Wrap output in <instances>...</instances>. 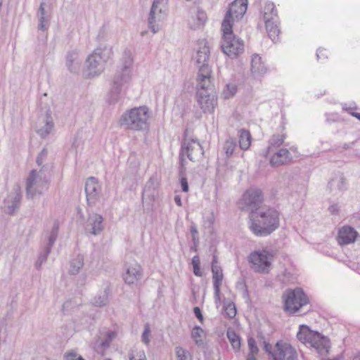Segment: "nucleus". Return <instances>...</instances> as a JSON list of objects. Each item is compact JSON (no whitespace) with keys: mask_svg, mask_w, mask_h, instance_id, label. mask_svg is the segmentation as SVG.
<instances>
[{"mask_svg":"<svg viewBox=\"0 0 360 360\" xmlns=\"http://www.w3.org/2000/svg\"><path fill=\"white\" fill-rule=\"evenodd\" d=\"M249 229L258 237H265L276 231L280 224L279 212L271 207L252 210L249 214Z\"/></svg>","mask_w":360,"mask_h":360,"instance_id":"f257e3e1","label":"nucleus"},{"mask_svg":"<svg viewBox=\"0 0 360 360\" xmlns=\"http://www.w3.org/2000/svg\"><path fill=\"white\" fill-rule=\"evenodd\" d=\"M149 117L148 108H134L123 113L120 119V124L127 129L143 131L148 127Z\"/></svg>","mask_w":360,"mask_h":360,"instance_id":"f03ea898","label":"nucleus"},{"mask_svg":"<svg viewBox=\"0 0 360 360\" xmlns=\"http://www.w3.org/2000/svg\"><path fill=\"white\" fill-rule=\"evenodd\" d=\"M196 100L205 113H212L217 105V97L211 79H197Z\"/></svg>","mask_w":360,"mask_h":360,"instance_id":"7ed1b4c3","label":"nucleus"},{"mask_svg":"<svg viewBox=\"0 0 360 360\" xmlns=\"http://www.w3.org/2000/svg\"><path fill=\"white\" fill-rule=\"evenodd\" d=\"M111 46H100L86 60L89 74L93 77L100 75L105 69V64L112 56Z\"/></svg>","mask_w":360,"mask_h":360,"instance_id":"20e7f679","label":"nucleus"},{"mask_svg":"<svg viewBox=\"0 0 360 360\" xmlns=\"http://www.w3.org/2000/svg\"><path fill=\"white\" fill-rule=\"evenodd\" d=\"M49 179L43 169L30 172L26 181V196L32 199L42 195L49 188Z\"/></svg>","mask_w":360,"mask_h":360,"instance_id":"39448f33","label":"nucleus"},{"mask_svg":"<svg viewBox=\"0 0 360 360\" xmlns=\"http://www.w3.org/2000/svg\"><path fill=\"white\" fill-rule=\"evenodd\" d=\"M223 37L221 41L222 51L230 58H236L244 51L243 41L233 34L232 28L225 30L221 27Z\"/></svg>","mask_w":360,"mask_h":360,"instance_id":"423d86ee","label":"nucleus"},{"mask_svg":"<svg viewBox=\"0 0 360 360\" xmlns=\"http://www.w3.org/2000/svg\"><path fill=\"white\" fill-rule=\"evenodd\" d=\"M283 298L284 300V309L290 314L298 311L303 306L309 302V300L301 288L286 290Z\"/></svg>","mask_w":360,"mask_h":360,"instance_id":"0eeeda50","label":"nucleus"},{"mask_svg":"<svg viewBox=\"0 0 360 360\" xmlns=\"http://www.w3.org/2000/svg\"><path fill=\"white\" fill-rule=\"evenodd\" d=\"M131 79V72L117 69L112 77L111 88L108 94V101L110 104H115L119 101L122 89L129 84Z\"/></svg>","mask_w":360,"mask_h":360,"instance_id":"6e6552de","label":"nucleus"},{"mask_svg":"<svg viewBox=\"0 0 360 360\" xmlns=\"http://www.w3.org/2000/svg\"><path fill=\"white\" fill-rule=\"evenodd\" d=\"M248 5V0H235L232 2L222 21V27L226 30L233 28V23L243 18L247 11Z\"/></svg>","mask_w":360,"mask_h":360,"instance_id":"1a4fd4ad","label":"nucleus"},{"mask_svg":"<svg viewBox=\"0 0 360 360\" xmlns=\"http://www.w3.org/2000/svg\"><path fill=\"white\" fill-rule=\"evenodd\" d=\"M167 14L166 0H154L148 19V27L155 34L161 29Z\"/></svg>","mask_w":360,"mask_h":360,"instance_id":"9d476101","label":"nucleus"},{"mask_svg":"<svg viewBox=\"0 0 360 360\" xmlns=\"http://www.w3.org/2000/svg\"><path fill=\"white\" fill-rule=\"evenodd\" d=\"M273 258L274 255L271 252L262 250L252 252L248 257V260L255 271L266 274L271 269Z\"/></svg>","mask_w":360,"mask_h":360,"instance_id":"9b49d317","label":"nucleus"},{"mask_svg":"<svg viewBox=\"0 0 360 360\" xmlns=\"http://www.w3.org/2000/svg\"><path fill=\"white\" fill-rule=\"evenodd\" d=\"M204 154L202 146L197 139H184L179 155L180 160L183 165L184 156H186L191 161L199 160Z\"/></svg>","mask_w":360,"mask_h":360,"instance_id":"f8f14e48","label":"nucleus"},{"mask_svg":"<svg viewBox=\"0 0 360 360\" xmlns=\"http://www.w3.org/2000/svg\"><path fill=\"white\" fill-rule=\"evenodd\" d=\"M210 56V49L204 44L202 46L200 47L196 53L195 57L196 63L198 64V79H211L210 73L211 70L207 64Z\"/></svg>","mask_w":360,"mask_h":360,"instance_id":"ddd939ff","label":"nucleus"},{"mask_svg":"<svg viewBox=\"0 0 360 360\" xmlns=\"http://www.w3.org/2000/svg\"><path fill=\"white\" fill-rule=\"evenodd\" d=\"M273 360H298V354L290 344L280 340L274 346Z\"/></svg>","mask_w":360,"mask_h":360,"instance_id":"4468645a","label":"nucleus"},{"mask_svg":"<svg viewBox=\"0 0 360 360\" xmlns=\"http://www.w3.org/2000/svg\"><path fill=\"white\" fill-rule=\"evenodd\" d=\"M264 200L263 193L260 189L251 188L248 190L243 195V201L247 209L252 210H260V205Z\"/></svg>","mask_w":360,"mask_h":360,"instance_id":"2eb2a0df","label":"nucleus"},{"mask_svg":"<svg viewBox=\"0 0 360 360\" xmlns=\"http://www.w3.org/2000/svg\"><path fill=\"white\" fill-rule=\"evenodd\" d=\"M21 198L20 188L16 185L4 200V211L9 214H14L20 207Z\"/></svg>","mask_w":360,"mask_h":360,"instance_id":"dca6fc26","label":"nucleus"},{"mask_svg":"<svg viewBox=\"0 0 360 360\" xmlns=\"http://www.w3.org/2000/svg\"><path fill=\"white\" fill-rule=\"evenodd\" d=\"M101 186L98 180L94 177L87 179L85 184V193L89 205L95 204L99 198Z\"/></svg>","mask_w":360,"mask_h":360,"instance_id":"f3484780","label":"nucleus"},{"mask_svg":"<svg viewBox=\"0 0 360 360\" xmlns=\"http://www.w3.org/2000/svg\"><path fill=\"white\" fill-rule=\"evenodd\" d=\"M37 16L39 21L38 29L41 31L47 30L51 19L50 6L47 0L41 2Z\"/></svg>","mask_w":360,"mask_h":360,"instance_id":"a211bd4d","label":"nucleus"},{"mask_svg":"<svg viewBox=\"0 0 360 360\" xmlns=\"http://www.w3.org/2000/svg\"><path fill=\"white\" fill-rule=\"evenodd\" d=\"M103 218L101 215L94 213L89 216L85 226L86 233L97 236L103 231Z\"/></svg>","mask_w":360,"mask_h":360,"instance_id":"6ab92c4d","label":"nucleus"},{"mask_svg":"<svg viewBox=\"0 0 360 360\" xmlns=\"http://www.w3.org/2000/svg\"><path fill=\"white\" fill-rule=\"evenodd\" d=\"M357 236L358 232L353 227L343 226L339 229L337 241L340 245H346L353 243Z\"/></svg>","mask_w":360,"mask_h":360,"instance_id":"aec40b11","label":"nucleus"},{"mask_svg":"<svg viewBox=\"0 0 360 360\" xmlns=\"http://www.w3.org/2000/svg\"><path fill=\"white\" fill-rule=\"evenodd\" d=\"M346 188V179L342 174H335L328 184V189L333 195H340Z\"/></svg>","mask_w":360,"mask_h":360,"instance_id":"412c9836","label":"nucleus"},{"mask_svg":"<svg viewBox=\"0 0 360 360\" xmlns=\"http://www.w3.org/2000/svg\"><path fill=\"white\" fill-rule=\"evenodd\" d=\"M213 287L216 303L220 302V287L224 279L222 269L219 265L212 266Z\"/></svg>","mask_w":360,"mask_h":360,"instance_id":"4be33fe9","label":"nucleus"},{"mask_svg":"<svg viewBox=\"0 0 360 360\" xmlns=\"http://www.w3.org/2000/svg\"><path fill=\"white\" fill-rule=\"evenodd\" d=\"M141 267L138 263H134L127 266L126 273L123 276L124 282L129 285L136 283L141 278Z\"/></svg>","mask_w":360,"mask_h":360,"instance_id":"5701e85b","label":"nucleus"},{"mask_svg":"<svg viewBox=\"0 0 360 360\" xmlns=\"http://www.w3.org/2000/svg\"><path fill=\"white\" fill-rule=\"evenodd\" d=\"M207 20L206 13L202 9L198 8L196 12L188 20L189 27L192 30L200 29L205 25Z\"/></svg>","mask_w":360,"mask_h":360,"instance_id":"b1692460","label":"nucleus"},{"mask_svg":"<svg viewBox=\"0 0 360 360\" xmlns=\"http://www.w3.org/2000/svg\"><path fill=\"white\" fill-rule=\"evenodd\" d=\"M310 345L321 356H326L330 347L329 340L319 333V338L311 340Z\"/></svg>","mask_w":360,"mask_h":360,"instance_id":"393cba45","label":"nucleus"},{"mask_svg":"<svg viewBox=\"0 0 360 360\" xmlns=\"http://www.w3.org/2000/svg\"><path fill=\"white\" fill-rule=\"evenodd\" d=\"M65 65L68 70L72 73H77L79 71L82 60L79 59L77 51L74 50L68 53Z\"/></svg>","mask_w":360,"mask_h":360,"instance_id":"a878e982","label":"nucleus"},{"mask_svg":"<svg viewBox=\"0 0 360 360\" xmlns=\"http://www.w3.org/2000/svg\"><path fill=\"white\" fill-rule=\"evenodd\" d=\"M291 160L289 150L286 148H281L271 157L270 163L274 166L284 165Z\"/></svg>","mask_w":360,"mask_h":360,"instance_id":"bb28decb","label":"nucleus"},{"mask_svg":"<svg viewBox=\"0 0 360 360\" xmlns=\"http://www.w3.org/2000/svg\"><path fill=\"white\" fill-rule=\"evenodd\" d=\"M297 338L302 342L310 345L311 340L319 338V333L311 330L308 326L302 325L300 328Z\"/></svg>","mask_w":360,"mask_h":360,"instance_id":"cd10ccee","label":"nucleus"},{"mask_svg":"<svg viewBox=\"0 0 360 360\" xmlns=\"http://www.w3.org/2000/svg\"><path fill=\"white\" fill-rule=\"evenodd\" d=\"M116 333L112 331H108L103 338L99 337L95 342L94 347L98 352L103 353V351L110 347L111 342L115 338Z\"/></svg>","mask_w":360,"mask_h":360,"instance_id":"c85d7f7f","label":"nucleus"},{"mask_svg":"<svg viewBox=\"0 0 360 360\" xmlns=\"http://www.w3.org/2000/svg\"><path fill=\"white\" fill-rule=\"evenodd\" d=\"M133 63L134 59L131 51L125 49L122 53L120 60V65L117 69L131 73Z\"/></svg>","mask_w":360,"mask_h":360,"instance_id":"c756f323","label":"nucleus"},{"mask_svg":"<svg viewBox=\"0 0 360 360\" xmlns=\"http://www.w3.org/2000/svg\"><path fill=\"white\" fill-rule=\"evenodd\" d=\"M266 30L269 37L274 41L278 40L280 29L278 27V20H273L265 22Z\"/></svg>","mask_w":360,"mask_h":360,"instance_id":"7c9ffc66","label":"nucleus"},{"mask_svg":"<svg viewBox=\"0 0 360 360\" xmlns=\"http://www.w3.org/2000/svg\"><path fill=\"white\" fill-rule=\"evenodd\" d=\"M251 71L254 74H264L266 71V68L258 54H255L252 57Z\"/></svg>","mask_w":360,"mask_h":360,"instance_id":"2f4dec72","label":"nucleus"},{"mask_svg":"<svg viewBox=\"0 0 360 360\" xmlns=\"http://www.w3.org/2000/svg\"><path fill=\"white\" fill-rule=\"evenodd\" d=\"M239 146L241 150H247L251 145L252 136L248 130L241 129L238 131Z\"/></svg>","mask_w":360,"mask_h":360,"instance_id":"473e14b6","label":"nucleus"},{"mask_svg":"<svg viewBox=\"0 0 360 360\" xmlns=\"http://www.w3.org/2000/svg\"><path fill=\"white\" fill-rule=\"evenodd\" d=\"M263 17L264 22L278 19L277 11L273 2H268L265 4Z\"/></svg>","mask_w":360,"mask_h":360,"instance_id":"72a5a7b5","label":"nucleus"},{"mask_svg":"<svg viewBox=\"0 0 360 360\" xmlns=\"http://www.w3.org/2000/svg\"><path fill=\"white\" fill-rule=\"evenodd\" d=\"M285 138V134H274L271 136L269 140L268 153H270L273 151L274 148L280 147L284 143Z\"/></svg>","mask_w":360,"mask_h":360,"instance_id":"f704fd0d","label":"nucleus"},{"mask_svg":"<svg viewBox=\"0 0 360 360\" xmlns=\"http://www.w3.org/2000/svg\"><path fill=\"white\" fill-rule=\"evenodd\" d=\"M54 127V124L52 118L49 115H46L45 123L43 127L37 129V133L42 138L46 137Z\"/></svg>","mask_w":360,"mask_h":360,"instance_id":"c9c22d12","label":"nucleus"},{"mask_svg":"<svg viewBox=\"0 0 360 360\" xmlns=\"http://www.w3.org/2000/svg\"><path fill=\"white\" fill-rule=\"evenodd\" d=\"M84 266V258L82 255H77L70 262L69 272L72 275L77 274Z\"/></svg>","mask_w":360,"mask_h":360,"instance_id":"e433bc0d","label":"nucleus"},{"mask_svg":"<svg viewBox=\"0 0 360 360\" xmlns=\"http://www.w3.org/2000/svg\"><path fill=\"white\" fill-rule=\"evenodd\" d=\"M58 233V224L55 222L51 231L46 233V237L48 238V243L45 248H49L51 250L53 245H54Z\"/></svg>","mask_w":360,"mask_h":360,"instance_id":"4c0bfd02","label":"nucleus"},{"mask_svg":"<svg viewBox=\"0 0 360 360\" xmlns=\"http://www.w3.org/2000/svg\"><path fill=\"white\" fill-rule=\"evenodd\" d=\"M110 293L109 288H105L103 292L98 294L94 300V304L98 307H103L108 304Z\"/></svg>","mask_w":360,"mask_h":360,"instance_id":"58836bf2","label":"nucleus"},{"mask_svg":"<svg viewBox=\"0 0 360 360\" xmlns=\"http://www.w3.org/2000/svg\"><path fill=\"white\" fill-rule=\"evenodd\" d=\"M204 330L200 326H195L191 332V337L198 347H203L202 337Z\"/></svg>","mask_w":360,"mask_h":360,"instance_id":"ea45409f","label":"nucleus"},{"mask_svg":"<svg viewBox=\"0 0 360 360\" xmlns=\"http://www.w3.org/2000/svg\"><path fill=\"white\" fill-rule=\"evenodd\" d=\"M226 335L233 349L239 351L240 348V337L233 330L230 329L227 330Z\"/></svg>","mask_w":360,"mask_h":360,"instance_id":"a19ab883","label":"nucleus"},{"mask_svg":"<svg viewBox=\"0 0 360 360\" xmlns=\"http://www.w3.org/2000/svg\"><path fill=\"white\" fill-rule=\"evenodd\" d=\"M236 148V143L233 138H229L224 142L223 150L227 158H229L233 154Z\"/></svg>","mask_w":360,"mask_h":360,"instance_id":"79ce46f5","label":"nucleus"},{"mask_svg":"<svg viewBox=\"0 0 360 360\" xmlns=\"http://www.w3.org/2000/svg\"><path fill=\"white\" fill-rule=\"evenodd\" d=\"M342 111L347 112L350 115L360 120V113L356 112L358 109L357 105L356 104L344 103L342 104Z\"/></svg>","mask_w":360,"mask_h":360,"instance_id":"37998d69","label":"nucleus"},{"mask_svg":"<svg viewBox=\"0 0 360 360\" xmlns=\"http://www.w3.org/2000/svg\"><path fill=\"white\" fill-rule=\"evenodd\" d=\"M176 360H191L190 352L181 347H176L175 349Z\"/></svg>","mask_w":360,"mask_h":360,"instance_id":"c03bdc74","label":"nucleus"},{"mask_svg":"<svg viewBox=\"0 0 360 360\" xmlns=\"http://www.w3.org/2000/svg\"><path fill=\"white\" fill-rule=\"evenodd\" d=\"M237 91V86L233 84H226V88L224 89L222 95L225 99H228L233 96Z\"/></svg>","mask_w":360,"mask_h":360,"instance_id":"a18cd8bd","label":"nucleus"},{"mask_svg":"<svg viewBox=\"0 0 360 360\" xmlns=\"http://www.w3.org/2000/svg\"><path fill=\"white\" fill-rule=\"evenodd\" d=\"M51 250L49 248H45L43 252H41L35 263V266L37 269H40L42 264L45 262L48 258L49 255L50 254Z\"/></svg>","mask_w":360,"mask_h":360,"instance_id":"49530a36","label":"nucleus"},{"mask_svg":"<svg viewBox=\"0 0 360 360\" xmlns=\"http://www.w3.org/2000/svg\"><path fill=\"white\" fill-rule=\"evenodd\" d=\"M248 345L249 348V354L252 355H257L259 352V349L257 346L255 340L252 337L248 338Z\"/></svg>","mask_w":360,"mask_h":360,"instance_id":"de8ad7c7","label":"nucleus"},{"mask_svg":"<svg viewBox=\"0 0 360 360\" xmlns=\"http://www.w3.org/2000/svg\"><path fill=\"white\" fill-rule=\"evenodd\" d=\"M192 264L193 267V274L197 276H201L202 272L200 271V262L198 256H194L192 259Z\"/></svg>","mask_w":360,"mask_h":360,"instance_id":"09e8293b","label":"nucleus"},{"mask_svg":"<svg viewBox=\"0 0 360 360\" xmlns=\"http://www.w3.org/2000/svg\"><path fill=\"white\" fill-rule=\"evenodd\" d=\"M63 360H85L83 357L72 350L67 352L63 356Z\"/></svg>","mask_w":360,"mask_h":360,"instance_id":"8fccbe9b","label":"nucleus"},{"mask_svg":"<svg viewBox=\"0 0 360 360\" xmlns=\"http://www.w3.org/2000/svg\"><path fill=\"white\" fill-rule=\"evenodd\" d=\"M150 328L148 323L145 324L144 326V330L141 336V340L143 343L146 345H148L150 342Z\"/></svg>","mask_w":360,"mask_h":360,"instance_id":"3c124183","label":"nucleus"},{"mask_svg":"<svg viewBox=\"0 0 360 360\" xmlns=\"http://www.w3.org/2000/svg\"><path fill=\"white\" fill-rule=\"evenodd\" d=\"M153 181L151 180H149L145 185V187L143 188V193H142V195L143 197L144 196H148V197H150V196H153L154 193H153V191H152V186H153ZM153 190H154L153 188Z\"/></svg>","mask_w":360,"mask_h":360,"instance_id":"603ef678","label":"nucleus"},{"mask_svg":"<svg viewBox=\"0 0 360 360\" xmlns=\"http://www.w3.org/2000/svg\"><path fill=\"white\" fill-rule=\"evenodd\" d=\"M225 313L227 315V316L230 319L235 317V316L236 315V309L235 305L233 304H229L225 307Z\"/></svg>","mask_w":360,"mask_h":360,"instance_id":"864d4df0","label":"nucleus"},{"mask_svg":"<svg viewBox=\"0 0 360 360\" xmlns=\"http://www.w3.org/2000/svg\"><path fill=\"white\" fill-rule=\"evenodd\" d=\"M129 359L130 360H146V356L144 351L141 350V351L136 352V354H130Z\"/></svg>","mask_w":360,"mask_h":360,"instance_id":"5fc2aeb1","label":"nucleus"},{"mask_svg":"<svg viewBox=\"0 0 360 360\" xmlns=\"http://www.w3.org/2000/svg\"><path fill=\"white\" fill-rule=\"evenodd\" d=\"M47 154H48L47 150L45 148H44L41 151V153L39 154V155L37 158V160H36L37 164L39 166H41L43 164L44 160L46 158Z\"/></svg>","mask_w":360,"mask_h":360,"instance_id":"6e6d98bb","label":"nucleus"},{"mask_svg":"<svg viewBox=\"0 0 360 360\" xmlns=\"http://www.w3.org/2000/svg\"><path fill=\"white\" fill-rule=\"evenodd\" d=\"M190 231H191V233L192 235L193 241L194 244L195 245L197 243V242L198 241V231L195 225H192L191 226Z\"/></svg>","mask_w":360,"mask_h":360,"instance_id":"4d7b16f0","label":"nucleus"},{"mask_svg":"<svg viewBox=\"0 0 360 360\" xmlns=\"http://www.w3.org/2000/svg\"><path fill=\"white\" fill-rule=\"evenodd\" d=\"M264 350L273 359V354L274 353V349H272V346L271 344L264 342Z\"/></svg>","mask_w":360,"mask_h":360,"instance_id":"13d9d810","label":"nucleus"},{"mask_svg":"<svg viewBox=\"0 0 360 360\" xmlns=\"http://www.w3.org/2000/svg\"><path fill=\"white\" fill-rule=\"evenodd\" d=\"M180 183L181 186V190L183 192L188 191V184L186 177L181 176L180 179Z\"/></svg>","mask_w":360,"mask_h":360,"instance_id":"bf43d9fd","label":"nucleus"},{"mask_svg":"<svg viewBox=\"0 0 360 360\" xmlns=\"http://www.w3.org/2000/svg\"><path fill=\"white\" fill-rule=\"evenodd\" d=\"M193 312L196 316V318L200 321L202 322L203 316L201 312V310L199 307H196L193 309Z\"/></svg>","mask_w":360,"mask_h":360,"instance_id":"052dcab7","label":"nucleus"},{"mask_svg":"<svg viewBox=\"0 0 360 360\" xmlns=\"http://www.w3.org/2000/svg\"><path fill=\"white\" fill-rule=\"evenodd\" d=\"M349 267L356 271H358L359 269V264L354 262H350Z\"/></svg>","mask_w":360,"mask_h":360,"instance_id":"680f3d73","label":"nucleus"},{"mask_svg":"<svg viewBox=\"0 0 360 360\" xmlns=\"http://www.w3.org/2000/svg\"><path fill=\"white\" fill-rule=\"evenodd\" d=\"M174 202L175 203L178 205V206H181L182 204H181V197L179 195H176L174 197Z\"/></svg>","mask_w":360,"mask_h":360,"instance_id":"e2e57ef3","label":"nucleus"},{"mask_svg":"<svg viewBox=\"0 0 360 360\" xmlns=\"http://www.w3.org/2000/svg\"><path fill=\"white\" fill-rule=\"evenodd\" d=\"M324 51H325V50L324 49H319L317 50L316 57H317L318 59H319L321 58V56H325V54L323 53Z\"/></svg>","mask_w":360,"mask_h":360,"instance_id":"0e129e2a","label":"nucleus"},{"mask_svg":"<svg viewBox=\"0 0 360 360\" xmlns=\"http://www.w3.org/2000/svg\"><path fill=\"white\" fill-rule=\"evenodd\" d=\"M354 142H352L350 143H345L343 146V149L344 150H347L348 148H350L352 147V146L354 145Z\"/></svg>","mask_w":360,"mask_h":360,"instance_id":"69168bd1","label":"nucleus"},{"mask_svg":"<svg viewBox=\"0 0 360 360\" xmlns=\"http://www.w3.org/2000/svg\"><path fill=\"white\" fill-rule=\"evenodd\" d=\"M329 210L331 213H335L337 211V205H332L329 207Z\"/></svg>","mask_w":360,"mask_h":360,"instance_id":"338daca9","label":"nucleus"},{"mask_svg":"<svg viewBox=\"0 0 360 360\" xmlns=\"http://www.w3.org/2000/svg\"><path fill=\"white\" fill-rule=\"evenodd\" d=\"M247 360H257L255 358V355L248 354Z\"/></svg>","mask_w":360,"mask_h":360,"instance_id":"774afa93","label":"nucleus"}]
</instances>
